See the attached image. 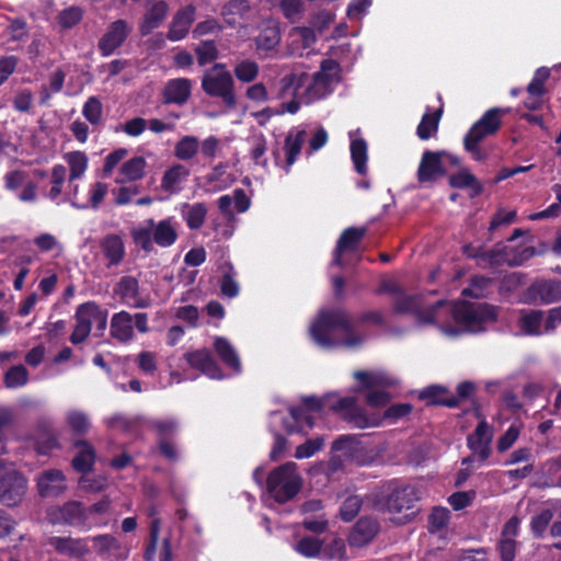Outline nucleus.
<instances>
[{
	"label": "nucleus",
	"instance_id": "obj_1",
	"mask_svg": "<svg viewBox=\"0 0 561 561\" xmlns=\"http://www.w3.org/2000/svg\"><path fill=\"white\" fill-rule=\"evenodd\" d=\"M381 290L398 293L394 301L397 312L412 313L420 325H435L449 339L482 332L497 318L496 307L488 304L439 300L434 306H425L422 297L399 293L398 286L391 280L385 282Z\"/></svg>",
	"mask_w": 561,
	"mask_h": 561
},
{
	"label": "nucleus",
	"instance_id": "obj_2",
	"mask_svg": "<svg viewBox=\"0 0 561 561\" xmlns=\"http://www.w3.org/2000/svg\"><path fill=\"white\" fill-rule=\"evenodd\" d=\"M324 409L339 413L344 420L358 428L374 427L380 424V417L375 414L368 416L364 410L356 404V400L354 398L329 393L322 399L313 397L305 398L302 401V408H289L288 419L282 417L278 412H272L271 426L273 430H276L277 423L280 422V427L286 432H299L301 430L302 421H305L308 426H312L309 413Z\"/></svg>",
	"mask_w": 561,
	"mask_h": 561
},
{
	"label": "nucleus",
	"instance_id": "obj_3",
	"mask_svg": "<svg viewBox=\"0 0 561 561\" xmlns=\"http://www.w3.org/2000/svg\"><path fill=\"white\" fill-rule=\"evenodd\" d=\"M337 81L336 72H291L282 80L278 96L293 98L285 110L295 114L301 103L308 104L330 94Z\"/></svg>",
	"mask_w": 561,
	"mask_h": 561
},
{
	"label": "nucleus",
	"instance_id": "obj_4",
	"mask_svg": "<svg viewBox=\"0 0 561 561\" xmlns=\"http://www.w3.org/2000/svg\"><path fill=\"white\" fill-rule=\"evenodd\" d=\"M313 342L322 348L344 347L355 350L359 347L366 336L356 331L345 311H322L310 327Z\"/></svg>",
	"mask_w": 561,
	"mask_h": 561
},
{
	"label": "nucleus",
	"instance_id": "obj_5",
	"mask_svg": "<svg viewBox=\"0 0 561 561\" xmlns=\"http://www.w3.org/2000/svg\"><path fill=\"white\" fill-rule=\"evenodd\" d=\"M510 112V108L492 107L488 110L479 121H477L463 138V147L472 159L484 161L488 158L486 151L480 146V142L494 135L502 125V117Z\"/></svg>",
	"mask_w": 561,
	"mask_h": 561
},
{
	"label": "nucleus",
	"instance_id": "obj_6",
	"mask_svg": "<svg viewBox=\"0 0 561 561\" xmlns=\"http://www.w3.org/2000/svg\"><path fill=\"white\" fill-rule=\"evenodd\" d=\"M131 237L145 251H151L153 243L168 248L176 241V222L173 218H165L158 222L148 219L131 230Z\"/></svg>",
	"mask_w": 561,
	"mask_h": 561
},
{
	"label": "nucleus",
	"instance_id": "obj_7",
	"mask_svg": "<svg viewBox=\"0 0 561 561\" xmlns=\"http://www.w3.org/2000/svg\"><path fill=\"white\" fill-rule=\"evenodd\" d=\"M267 491L279 503L291 500L301 489L302 479L297 472V465L286 462L274 469L267 477Z\"/></svg>",
	"mask_w": 561,
	"mask_h": 561
},
{
	"label": "nucleus",
	"instance_id": "obj_8",
	"mask_svg": "<svg viewBox=\"0 0 561 561\" xmlns=\"http://www.w3.org/2000/svg\"><path fill=\"white\" fill-rule=\"evenodd\" d=\"M135 328L140 333L149 331L147 313L139 312L133 316L127 311H119L112 316L110 333L117 342H130L135 336Z\"/></svg>",
	"mask_w": 561,
	"mask_h": 561
},
{
	"label": "nucleus",
	"instance_id": "obj_9",
	"mask_svg": "<svg viewBox=\"0 0 561 561\" xmlns=\"http://www.w3.org/2000/svg\"><path fill=\"white\" fill-rule=\"evenodd\" d=\"M26 480L12 465L0 460V502L11 506L19 503L24 495Z\"/></svg>",
	"mask_w": 561,
	"mask_h": 561
},
{
	"label": "nucleus",
	"instance_id": "obj_10",
	"mask_svg": "<svg viewBox=\"0 0 561 561\" xmlns=\"http://www.w3.org/2000/svg\"><path fill=\"white\" fill-rule=\"evenodd\" d=\"M354 377L362 382L364 388L370 389L366 397L368 405L371 408H380L389 402L390 397L388 392L375 390L374 388L393 385L394 379L392 377L383 371H356Z\"/></svg>",
	"mask_w": 561,
	"mask_h": 561
},
{
	"label": "nucleus",
	"instance_id": "obj_11",
	"mask_svg": "<svg viewBox=\"0 0 561 561\" xmlns=\"http://www.w3.org/2000/svg\"><path fill=\"white\" fill-rule=\"evenodd\" d=\"M561 300V279H538L520 295L525 305H550Z\"/></svg>",
	"mask_w": 561,
	"mask_h": 561
},
{
	"label": "nucleus",
	"instance_id": "obj_12",
	"mask_svg": "<svg viewBox=\"0 0 561 561\" xmlns=\"http://www.w3.org/2000/svg\"><path fill=\"white\" fill-rule=\"evenodd\" d=\"M47 518L51 524L83 526L87 520V512L81 503L71 501L62 506L50 507L47 512Z\"/></svg>",
	"mask_w": 561,
	"mask_h": 561
},
{
	"label": "nucleus",
	"instance_id": "obj_13",
	"mask_svg": "<svg viewBox=\"0 0 561 561\" xmlns=\"http://www.w3.org/2000/svg\"><path fill=\"white\" fill-rule=\"evenodd\" d=\"M203 88L207 94L220 96L229 105L234 102L229 72H207L203 79Z\"/></svg>",
	"mask_w": 561,
	"mask_h": 561
},
{
	"label": "nucleus",
	"instance_id": "obj_14",
	"mask_svg": "<svg viewBox=\"0 0 561 561\" xmlns=\"http://www.w3.org/2000/svg\"><path fill=\"white\" fill-rule=\"evenodd\" d=\"M419 500L416 491L413 486H404L402 489L394 490L387 501V510L390 513H403L409 512L403 515L400 519L401 523L408 522L411 516L414 515V503Z\"/></svg>",
	"mask_w": 561,
	"mask_h": 561
},
{
	"label": "nucleus",
	"instance_id": "obj_15",
	"mask_svg": "<svg viewBox=\"0 0 561 561\" xmlns=\"http://www.w3.org/2000/svg\"><path fill=\"white\" fill-rule=\"evenodd\" d=\"M520 519L516 516L511 517L504 525L496 550L502 561H513L516 556V537L519 534Z\"/></svg>",
	"mask_w": 561,
	"mask_h": 561
},
{
	"label": "nucleus",
	"instance_id": "obj_16",
	"mask_svg": "<svg viewBox=\"0 0 561 561\" xmlns=\"http://www.w3.org/2000/svg\"><path fill=\"white\" fill-rule=\"evenodd\" d=\"M49 543L58 553L76 559H82L92 551L90 538L53 537Z\"/></svg>",
	"mask_w": 561,
	"mask_h": 561
},
{
	"label": "nucleus",
	"instance_id": "obj_17",
	"mask_svg": "<svg viewBox=\"0 0 561 561\" xmlns=\"http://www.w3.org/2000/svg\"><path fill=\"white\" fill-rule=\"evenodd\" d=\"M492 439L493 428L485 421H481L474 432L468 436V447L479 457L480 461H484L491 454Z\"/></svg>",
	"mask_w": 561,
	"mask_h": 561
},
{
	"label": "nucleus",
	"instance_id": "obj_18",
	"mask_svg": "<svg viewBox=\"0 0 561 561\" xmlns=\"http://www.w3.org/2000/svg\"><path fill=\"white\" fill-rule=\"evenodd\" d=\"M445 171L440 153L425 151L417 168V180L421 184L433 183L444 175Z\"/></svg>",
	"mask_w": 561,
	"mask_h": 561
},
{
	"label": "nucleus",
	"instance_id": "obj_19",
	"mask_svg": "<svg viewBox=\"0 0 561 561\" xmlns=\"http://www.w3.org/2000/svg\"><path fill=\"white\" fill-rule=\"evenodd\" d=\"M185 359L192 368L198 369L201 373L208 376L209 378H222V374L217 363L214 360V358L211 357L210 353L207 350H197L194 352L186 353Z\"/></svg>",
	"mask_w": 561,
	"mask_h": 561
},
{
	"label": "nucleus",
	"instance_id": "obj_20",
	"mask_svg": "<svg viewBox=\"0 0 561 561\" xmlns=\"http://www.w3.org/2000/svg\"><path fill=\"white\" fill-rule=\"evenodd\" d=\"M129 30L125 21L118 20L112 23L99 43L102 54L107 56L119 47L127 37Z\"/></svg>",
	"mask_w": 561,
	"mask_h": 561
},
{
	"label": "nucleus",
	"instance_id": "obj_21",
	"mask_svg": "<svg viewBox=\"0 0 561 561\" xmlns=\"http://www.w3.org/2000/svg\"><path fill=\"white\" fill-rule=\"evenodd\" d=\"M195 19V9L192 5L183 8L176 12L170 24L168 38L172 42L183 39Z\"/></svg>",
	"mask_w": 561,
	"mask_h": 561
},
{
	"label": "nucleus",
	"instance_id": "obj_22",
	"mask_svg": "<svg viewBox=\"0 0 561 561\" xmlns=\"http://www.w3.org/2000/svg\"><path fill=\"white\" fill-rule=\"evenodd\" d=\"M138 280L131 276L122 277L114 288L115 295L119 296L125 304L135 308L148 307L147 300L138 298Z\"/></svg>",
	"mask_w": 561,
	"mask_h": 561
},
{
	"label": "nucleus",
	"instance_id": "obj_23",
	"mask_svg": "<svg viewBox=\"0 0 561 561\" xmlns=\"http://www.w3.org/2000/svg\"><path fill=\"white\" fill-rule=\"evenodd\" d=\"M280 42V28L277 21L273 19L265 20L261 26L255 45L259 51H268L274 49Z\"/></svg>",
	"mask_w": 561,
	"mask_h": 561
},
{
	"label": "nucleus",
	"instance_id": "obj_24",
	"mask_svg": "<svg viewBox=\"0 0 561 561\" xmlns=\"http://www.w3.org/2000/svg\"><path fill=\"white\" fill-rule=\"evenodd\" d=\"M100 249L107 266L118 265L125 257V244L121 236L107 234L100 241Z\"/></svg>",
	"mask_w": 561,
	"mask_h": 561
},
{
	"label": "nucleus",
	"instance_id": "obj_25",
	"mask_svg": "<svg viewBox=\"0 0 561 561\" xmlns=\"http://www.w3.org/2000/svg\"><path fill=\"white\" fill-rule=\"evenodd\" d=\"M379 531V525L377 520L373 518H360L353 527L348 542L353 547H363L370 542Z\"/></svg>",
	"mask_w": 561,
	"mask_h": 561
},
{
	"label": "nucleus",
	"instance_id": "obj_26",
	"mask_svg": "<svg viewBox=\"0 0 561 561\" xmlns=\"http://www.w3.org/2000/svg\"><path fill=\"white\" fill-rule=\"evenodd\" d=\"M37 486L42 496H57L67 488L62 472L56 469L43 472L37 478Z\"/></svg>",
	"mask_w": 561,
	"mask_h": 561
},
{
	"label": "nucleus",
	"instance_id": "obj_27",
	"mask_svg": "<svg viewBox=\"0 0 561 561\" xmlns=\"http://www.w3.org/2000/svg\"><path fill=\"white\" fill-rule=\"evenodd\" d=\"M147 161L144 157H134L125 161L115 178L117 184L141 180L146 174Z\"/></svg>",
	"mask_w": 561,
	"mask_h": 561
},
{
	"label": "nucleus",
	"instance_id": "obj_28",
	"mask_svg": "<svg viewBox=\"0 0 561 561\" xmlns=\"http://www.w3.org/2000/svg\"><path fill=\"white\" fill-rule=\"evenodd\" d=\"M518 325L526 335L539 336L545 334L543 312L541 310H522Z\"/></svg>",
	"mask_w": 561,
	"mask_h": 561
},
{
	"label": "nucleus",
	"instance_id": "obj_29",
	"mask_svg": "<svg viewBox=\"0 0 561 561\" xmlns=\"http://www.w3.org/2000/svg\"><path fill=\"white\" fill-rule=\"evenodd\" d=\"M87 308L84 311V320L88 327H92L93 323L96 324V328L100 331H104L107 324V316L108 311L105 309H102L96 302L94 301H88L84 304H81L76 311V320L80 321V312Z\"/></svg>",
	"mask_w": 561,
	"mask_h": 561
},
{
	"label": "nucleus",
	"instance_id": "obj_30",
	"mask_svg": "<svg viewBox=\"0 0 561 561\" xmlns=\"http://www.w3.org/2000/svg\"><path fill=\"white\" fill-rule=\"evenodd\" d=\"M365 228H348L339 239L337 247L334 252L333 264L341 265V255L345 251L355 250L362 238L364 237Z\"/></svg>",
	"mask_w": 561,
	"mask_h": 561
},
{
	"label": "nucleus",
	"instance_id": "obj_31",
	"mask_svg": "<svg viewBox=\"0 0 561 561\" xmlns=\"http://www.w3.org/2000/svg\"><path fill=\"white\" fill-rule=\"evenodd\" d=\"M188 175L187 168L182 164H174L163 173L160 186L170 194L178 193L181 190V184L186 181Z\"/></svg>",
	"mask_w": 561,
	"mask_h": 561
},
{
	"label": "nucleus",
	"instance_id": "obj_32",
	"mask_svg": "<svg viewBox=\"0 0 561 561\" xmlns=\"http://www.w3.org/2000/svg\"><path fill=\"white\" fill-rule=\"evenodd\" d=\"M359 129L350 131L348 136L351 139V157L355 167V170L359 174H365L367 171V144L358 137Z\"/></svg>",
	"mask_w": 561,
	"mask_h": 561
},
{
	"label": "nucleus",
	"instance_id": "obj_33",
	"mask_svg": "<svg viewBox=\"0 0 561 561\" xmlns=\"http://www.w3.org/2000/svg\"><path fill=\"white\" fill-rule=\"evenodd\" d=\"M316 42V34L309 27H294L288 34L290 54L301 55L302 49L310 47Z\"/></svg>",
	"mask_w": 561,
	"mask_h": 561
},
{
	"label": "nucleus",
	"instance_id": "obj_34",
	"mask_svg": "<svg viewBox=\"0 0 561 561\" xmlns=\"http://www.w3.org/2000/svg\"><path fill=\"white\" fill-rule=\"evenodd\" d=\"M306 140V131L304 129H291L285 139V154H286V168L288 172L289 168L295 163L297 157L300 154L302 145Z\"/></svg>",
	"mask_w": 561,
	"mask_h": 561
},
{
	"label": "nucleus",
	"instance_id": "obj_35",
	"mask_svg": "<svg viewBox=\"0 0 561 561\" xmlns=\"http://www.w3.org/2000/svg\"><path fill=\"white\" fill-rule=\"evenodd\" d=\"M64 160L69 168L68 182L82 179L89 167V158L82 151H70L64 154Z\"/></svg>",
	"mask_w": 561,
	"mask_h": 561
},
{
	"label": "nucleus",
	"instance_id": "obj_36",
	"mask_svg": "<svg viewBox=\"0 0 561 561\" xmlns=\"http://www.w3.org/2000/svg\"><path fill=\"white\" fill-rule=\"evenodd\" d=\"M191 94V82L187 79L179 78L171 80L164 88L167 103L183 104Z\"/></svg>",
	"mask_w": 561,
	"mask_h": 561
},
{
	"label": "nucleus",
	"instance_id": "obj_37",
	"mask_svg": "<svg viewBox=\"0 0 561 561\" xmlns=\"http://www.w3.org/2000/svg\"><path fill=\"white\" fill-rule=\"evenodd\" d=\"M214 348L220 359L226 366L233 369L236 373H241V362L236 348L225 337H216Z\"/></svg>",
	"mask_w": 561,
	"mask_h": 561
},
{
	"label": "nucleus",
	"instance_id": "obj_38",
	"mask_svg": "<svg viewBox=\"0 0 561 561\" xmlns=\"http://www.w3.org/2000/svg\"><path fill=\"white\" fill-rule=\"evenodd\" d=\"M168 13V5L163 1L154 3L145 14L140 24V32L142 35L151 33L154 28L159 27L164 21Z\"/></svg>",
	"mask_w": 561,
	"mask_h": 561
},
{
	"label": "nucleus",
	"instance_id": "obj_39",
	"mask_svg": "<svg viewBox=\"0 0 561 561\" xmlns=\"http://www.w3.org/2000/svg\"><path fill=\"white\" fill-rule=\"evenodd\" d=\"M208 213L207 206L204 203L184 204L182 206V217L191 230L199 229Z\"/></svg>",
	"mask_w": 561,
	"mask_h": 561
},
{
	"label": "nucleus",
	"instance_id": "obj_40",
	"mask_svg": "<svg viewBox=\"0 0 561 561\" xmlns=\"http://www.w3.org/2000/svg\"><path fill=\"white\" fill-rule=\"evenodd\" d=\"M443 114V105H440L435 112L431 113L427 111L416 129V134L420 139L426 140L437 133L438 124Z\"/></svg>",
	"mask_w": 561,
	"mask_h": 561
},
{
	"label": "nucleus",
	"instance_id": "obj_41",
	"mask_svg": "<svg viewBox=\"0 0 561 561\" xmlns=\"http://www.w3.org/2000/svg\"><path fill=\"white\" fill-rule=\"evenodd\" d=\"M199 149V141L195 136L182 137L174 147V156L183 161L193 159Z\"/></svg>",
	"mask_w": 561,
	"mask_h": 561
},
{
	"label": "nucleus",
	"instance_id": "obj_42",
	"mask_svg": "<svg viewBox=\"0 0 561 561\" xmlns=\"http://www.w3.org/2000/svg\"><path fill=\"white\" fill-rule=\"evenodd\" d=\"M82 115L93 126L103 123V105L96 96H90L82 107Z\"/></svg>",
	"mask_w": 561,
	"mask_h": 561
},
{
	"label": "nucleus",
	"instance_id": "obj_43",
	"mask_svg": "<svg viewBox=\"0 0 561 561\" xmlns=\"http://www.w3.org/2000/svg\"><path fill=\"white\" fill-rule=\"evenodd\" d=\"M449 183L451 186L457 188H472L476 194H479L482 191V187L476 176L468 169H461L459 172L451 175Z\"/></svg>",
	"mask_w": 561,
	"mask_h": 561
},
{
	"label": "nucleus",
	"instance_id": "obj_44",
	"mask_svg": "<svg viewBox=\"0 0 561 561\" xmlns=\"http://www.w3.org/2000/svg\"><path fill=\"white\" fill-rule=\"evenodd\" d=\"M236 272L230 263L222 266V278L220 282V290L222 295L233 298L239 294V285L234 279Z\"/></svg>",
	"mask_w": 561,
	"mask_h": 561
},
{
	"label": "nucleus",
	"instance_id": "obj_45",
	"mask_svg": "<svg viewBox=\"0 0 561 561\" xmlns=\"http://www.w3.org/2000/svg\"><path fill=\"white\" fill-rule=\"evenodd\" d=\"M450 512L446 507H435L428 516V530L432 534L443 533L449 523Z\"/></svg>",
	"mask_w": 561,
	"mask_h": 561
},
{
	"label": "nucleus",
	"instance_id": "obj_46",
	"mask_svg": "<svg viewBox=\"0 0 561 561\" xmlns=\"http://www.w3.org/2000/svg\"><path fill=\"white\" fill-rule=\"evenodd\" d=\"M108 192V186L102 182H95L90 185L88 197L80 205V208H98Z\"/></svg>",
	"mask_w": 561,
	"mask_h": 561
},
{
	"label": "nucleus",
	"instance_id": "obj_47",
	"mask_svg": "<svg viewBox=\"0 0 561 561\" xmlns=\"http://www.w3.org/2000/svg\"><path fill=\"white\" fill-rule=\"evenodd\" d=\"M78 455L73 458L72 465L80 472L89 471L94 461V451L87 443H81Z\"/></svg>",
	"mask_w": 561,
	"mask_h": 561
},
{
	"label": "nucleus",
	"instance_id": "obj_48",
	"mask_svg": "<svg viewBox=\"0 0 561 561\" xmlns=\"http://www.w3.org/2000/svg\"><path fill=\"white\" fill-rule=\"evenodd\" d=\"M346 554V546L341 538L334 537L331 541L321 545V557L327 560H341Z\"/></svg>",
	"mask_w": 561,
	"mask_h": 561
},
{
	"label": "nucleus",
	"instance_id": "obj_49",
	"mask_svg": "<svg viewBox=\"0 0 561 561\" xmlns=\"http://www.w3.org/2000/svg\"><path fill=\"white\" fill-rule=\"evenodd\" d=\"M67 169L62 164H55L51 169V187L47 194L48 198L55 201L62 192L66 181Z\"/></svg>",
	"mask_w": 561,
	"mask_h": 561
},
{
	"label": "nucleus",
	"instance_id": "obj_50",
	"mask_svg": "<svg viewBox=\"0 0 561 561\" xmlns=\"http://www.w3.org/2000/svg\"><path fill=\"white\" fill-rule=\"evenodd\" d=\"M66 422L72 431L79 434L87 433L91 426L88 415L79 410L67 412Z\"/></svg>",
	"mask_w": 561,
	"mask_h": 561
},
{
	"label": "nucleus",
	"instance_id": "obj_51",
	"mask_svg": "<svg viewBox=\"0 0 561 561\" xmlns=\"http://www.w3.org/2000/svg\"><path fill=\"white\" fill-rule=\"evenodd\" d=\"M249 3L245 0H232L222 9L225 21L232 25L239 16H242L249 10Z\"/></svg>",
	"mask_w": 561,
	"mask_h": 561
},
{
	"label": "nucleus",
	"instance_id": "obj_52",
	"mask_svg": "<svg viewBox=\"0 0 561 561\" xmlns=\"http://www.w3.org/2000/svg\"><path fill=\"white\" fill-rule=\"evenodd\" d=\"M248 141L250 145V154L252 160L257 164H265L266 160H262L267 149V142L264 135L253 134Z\"/></svg>",
	"mask_w": 561,
	"mask_h": 561
},
{
	"label": "nucleus",
	"instance_id": "obj_53",
	"mask_svg": "<svg viewBox=\"0 0 561 561\" xmlns=\"http://www.w3.org/2000/svg\"><path fill=\"white\" fill-rule=\"evenodd\" d=\"M321 545L317 538L305 537L295 545L294 549L306 558H314L321 556Z\"/></svg>",
	"mask_w": 561,
	"mask_h": 561
},
{
	"label": "nucleus",
	"instance_id": "obj_54",
	"mask_svg": "<svg viewBox=\"0 0 561 561\" xmlns=\"http://www.w3.org/2000/svg\"><path fill=\"white\" fill-rule=\"evenodd\" d=\"M28 373L22 365L11 367L4 376V382L8 388H19L26 385Z\"/></svg>",
	"mask_w": 561,
	"mask_h": 561
},
{
	"label": "nucleus",
	"instance_id": "obj_55",
	"mask_svg": "<svg viewBox=\"0 0 561 561\" xmlns=\"http://www.w3.org/2000/svg\"><path fill=\"white\" fill-rule=\"evenodd\" d=\"M552 191L556 195V199L558 203L551 204L545 210L533 213L528 216L530 220H541L546 218L557 217L561 211V184H556L552 187Z\"/></svg>",
	"mask_w": 561,
	"mask_h": 561
},
{
	"label": "nucleus",
	"instance_id": "obj_56",
	"mask_svg": "<svg viewBox=\"0 0 561 561\" xmlns=\"http://www.w3.org/2000/svg\"><path fill=\"white\" fill-rule=\"evenodd\" d=\"M362 506V501L357 495H350L343 502L340 515L345 522L352 520L358 513Z\"/></svg>",
	"mask_w": 561,
	"mask_h": 561
},
{
	"label": "nucleus",
	"instance_id": "obj_57",
	"mask_svg": "<svg viewBox=\"0 0 561 561\" xmlns=\"http://www.w3.org/2000/svg\"><path fill=\"white\" fill-rule=\"evenodd\" d=\"M198 66L205 67L217 57V49L213 42H204L196 48Z\"/></svg>",
	"mask_w": 561,
	"mask_h": 561
},
{
	"label": "nucleus",
	"instance_id": "obj_58",
	"mask_svg": "<svg viewBox=\"0 0 561 561\" xmlns=\"http://www.w3.org/2000/svg\"><path fill=\"white\" fill-rule=\"evenodd\" d=\"M553 517L550 510H543L531 518L530 527L534 534L541 537Z\"/></svg>",
	"mask_w": 561,
	"mask_h": 561
},
{
	"label": "nucleus",
	"instance_id": "obj_59",
	"mask_svg": "<svg viewBox=\"0 0 561 561\" xmlns=\"http://www.w3.org/2000/svg\"><path fill=\"white\" fill-rule=\"evenodd\" d=\"M138 367L146 375H153L158 368L157 355L149 351H142L137 356Z\"/></svg>",
	"mask_w": 561,
	"mask_h": 561
},
{
	"label": "nucleus",
	"instance_id": "obj_60",
	"mask_svg": "<svg viewBox=\"0 0 561 561\" xmlns=\"http://www.w3.org/2000/svg\"><path fill=\"white\" fill-rule=\"evenodd\" d=\"M322 445L323 439L321 437L309 439L296 448L295 457L298 459L309 458L320 450Z\"/></svg>",
	"mask_w": 561,
	"mask_h": 561
},
{
	"label": "nucleus",
	"instance_id": "obj_61",
	"mask_svg": "<svg viewBox=\"0 0 561 561\" xmlns=\"http://www.w3.org/2000/svg\"><path fill=\"white\" fill-rule=\"evenodd\" d=\"M474 496L476 493L473 491L456 492L448 497V503L453 506L455 511H460L470 505Z\"/></svg>",
	"mask_w": 561,
	"mask_h": 561
},
{
	"label": "nucleus",
	"instance_id": "obj_62",
	"mask_svg": "<svg viewBox=\"0 0 561 561\" xmlns=\"http://www.w3.org/2000/svg\"><path fill=\"white\" fill-rule=\"evenodd\" d=\"M27 175L24 171L13 170L4 175V186L9 191H18L26 183Z\"/></svg>",
	"mask_w": 561,
	"mask_h": 561
},
{
	"label": "nucleus",
	"instance_id": "obj_63",
	"mask_svg": "<svg viewBox=\"0 0 561 561\" xmlns=\"http://www.w3.org/2000/svg\"><path fill=\"white\" fill-rule=\"evenodd\" d=\"M515 218V210L499 209L497 213L493 216L489 229L493 231L500 228L501 226H507L514 222Z\"/></svg>",
	"mask_w": 561,
	"mask_h": 561
},
{
	"label": "nucleus",
	"instance_id": "obj_64",
	"mask_svg": "<svg viewBox=\"0 0 561 561\" xmlns=\"http://www.w3.org/2000/svg\"><path fill=\"white\" fill-rule=\"evenodd\" d=\"M561 324V306L550 309L543 321L545 334L553 333Z\"/></svg>",
	"mask_w": 561,
	"mask_h": 561
}]
</instances>
